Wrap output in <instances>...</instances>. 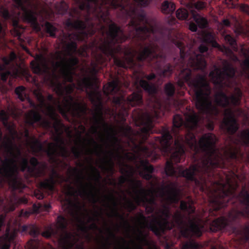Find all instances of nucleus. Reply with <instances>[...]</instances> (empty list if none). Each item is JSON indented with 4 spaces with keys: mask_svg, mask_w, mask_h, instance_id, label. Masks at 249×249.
Here are the masks:
<instances>
[{
    "mask_svg": "<svg viewBox=\"0 0 249 249\" xmlns=\"http://www.w3.org/2000/svg\"><path fill=\"white\" fill-rule=\"evenodd\" d=\"M131 169H132V171L131 172H129L128 170H127L126 169L122 168L121 170V173L122 174H123L124 172L127 175H128V176H132L133 175V168L132 167H131Z\"/></svg>",
    "mask_w": 249,
    "mask_h": 249,
    "instance_id": "57",
    "label": "nucleus"
},
{
    "mask_svg": "<svg viewBox=\"0 0 249 249\" xmlns=\"http://www.w3.org/2000/svg\"><path fill=\"white\" fill-rule=\"evenodd\" d=\"M26 158H22L20 163V170L22 172L27 171L29 175L36 178L43 177L46 175L47 165L45 162H40L34 157L31 158L29 160Z\"/></svg>",
    "mask_w": 249,
    "mask_h": 249,
    "instance_id": "10",
    "label": "nucleus"
},
{
    "mask_svg": "<svg viewBox=\"0 0 249 249\" xmlns=\"http://www.w3.org/2000/svg\"><path fill=\"white\" fill-rule=\"evenodd\" d=\"M222 24L224 26L229 27L231 25V22L228 19H224L222 21Z\"/></svg>",
    "mask_w": 249,
    "mask_h": 249,
    "instance_id": "61",
    "label": "nucleus"
},
{
    "mask_svg": "<svg viewBox=\"0 0 249 249\" xmlns=\"http://www.w3.org/2000/svg\"><path fill=\"white\" fill-rule=\"evenodd\" d=\"M144 77L146 78L147 80L150 81L153 80L156 78V74L154 73H151L149 75L145 74L144 76Z\"/></svg>",
    "mask_w": 249,
    "mask_h": 249,
    "instance_id": "56",
    "label": "nucleus"
},
{
    "mask_svg": "<svg viewBox=\"0 0 249 249\" xmlns=\"http://www.w3.org/2000/svg\"><path fill=\"white\" fill-rule=\"evenodd\" d=\"M189 12L185 8H179L176 11V17L179 20H186L189 17Z\"/></svg>",
    "mask_w": 249,
    "mask_h": 249,
    "instance_id": "32",
    "label": "nucleus"
},
{
    "mask_svg": "<svg viewBox=\"0 0 249 249\" xmlns=\"http://www.w3.org/2000/svg\"><path fill=\"white\" fill-rule=\"evenodd\" d=\"M120 89V87L117 80L113 81L104 86V93L107 96L115 95L119 91Z\"/></svg>",
    "mask_w": 249,
    "mask_h": 249,
    "instance_id": "22",
    "label": "nucleus"
},
{
    "mask_svg": "<svg viewBox=\"0 0 249 249\" xmlns=\"http://www.w3.org/2000/svg\"><path fill=\"white\" fill-rule=\"evenodd\" d=\"M194 201L191 197H188V200H181L180 203V209L187 212L189 215L195 213L196 208L194 206Z\"/></svg>",
    "mask_w": 249,
    "mask_h": 249,
    "instance_id": "23",
    "label": "nucleus"
},
{
    "mask_svg": "<svg viewBox=\"0 0 249 249\" xmlns=\"http://www.w3.org/2000/svg\"><path fill=\"white\" fill-rule=\"evenodd\" d=\"M71 151L75 159H77L80 158L81 152L77 148L73 147H72Z\"/></svg>",
    "mask_w": 249,
    "mask_h": 249,
    "instance_id": "49",
    "label": "nucleus"
},
{
    "mask_svg": "<svg viewBox=\"0 0 249 249\" xmlns=\"http://www.w3.org/2000/svg\"><path fill=\"white\" fill-rule=\"evenodd\" d=\"M17 58V55L14 52H12L9 56V58L10 59V61L12 62Z\"/></svg>",
    "mask_w": 249,
    "mask_h": 249,
    "instance_id": "63",
    "label": "nucleus"
},
{
    "mask_svg": "<svg viewBox=\"0 0 249 249\" xmlns=\"http://www.w3.org/2000/svg\"><path fill=\"white\" fill-rule=\"evenodd\" d=\"M93 82L90 77H85L78 80L77 82V89L81 91L87 90L92 88Z\"/></svg>",
    "mask_w": 249,
    "mask_h": 249,
    "instance_id": "24",
    "label": "nucleus"
},
{
    "mask_svg": "<svg viewBox=\"0 0 249 249\" xmlns=\"http://www.w3.org/2000/svg\"><path fill=\"white\" fill-rule=\"evenodd\" d=\"M159 218H155L149 223V229L157 236H160L166 231L171 230L177 225L181 229V235L185 238L192 235L200 237L202 234L204 227L196 218L188 217V223L184 220L182 213L177 211L173 216L174 220H170L172 216L170 208L164 205L160 210Z\"/></svg>",
    "mask_w": 249,
    "mask_h": 249,
    "instance_id": "5",
    "label": "nucleus"
},
{
    "mask_svg": "<svg viewBox=\"0 0 249 249\" xmlns=\"http://www.w3.org/2000/svg\"><path fill=\"white\" fill-rule=\"evenodd\" d=\"M104 197L107 200L110 201L112 202L113 205V213L114 216L118 217L121 220L123 221L125 224L129 228H131L128 222L126 220L123 215L120 214L117 209V203L116 201L115 197L113 194H110L109 195H104Z\"/></svg>",
    "mask_w": 249,
    "mask_h": 249,
    "instance_id": "21",
    "label": "nucleus"
},
{
    "mask_svg": "<svg viewBox=\"0 0 249 249\" xmlns=\"http://www.w3.org/2000/svg\"><path fill=\"white\" fill-rule=\"evenodd\" d=\"M1 17L5 20H8L12 18V15L9 11L5 8H3L0 12Z\"/></svg>",
    "mask_w": 249,
    "mask_h": 249,
    "instance_id": "43",
    "label": "nucleus"
},
{
    "mask_svg": "<svg viewBox=\"0 0 249 249\" xmlns=\"http://www.w3.org/2000/svg\"><path fill=\"white\" fill-rule=\"evenodd\" d=\"M226 42L228 44L234 51H238V47L236 40L230 35H226L224 36Z\"/></svg>",
    "mask_w": 249,
    "mask_h": 249,
    "instance_id": "29",
    "label": "nucleus"
},
{
    "mask_svg": "<svg viewBox=\"0 0 249 249\" xmlns=\"http://www.w3.org/2000/svg\"><path fill=\"white\" fill-rule=\"evenodd\" d=\"M30 229L29 232L31 235L34 237H36L39 234V231L36 227L32 226Z\"/></svg>",
    "mask_w": 249,
    "mask_h": 249,
    "instance_id": "47",
    "label": "nucleus"
},
{
    "mask_svg": "<svg viewBox=\"0 0 249 249\" xmlns=\"http://www.w3.org/2000/svg\"><path fill=\"white\" fill-rule=\"evenodd\" d=\"M5 242L2 243L0 246V249H9L10 247L11 242L12 240V237H9L8 235H7L4 238Z\"/></svg>",
    "mask_w": 249,
    "mask_h": 249,
    "instance_id": "39",
    "label": "nucleus"
},
{
    "mask_svg": "<svg viewBox=\"0 0 249 249\" xmlns=\"http://www.w3.org/2000/svg\"><path fill=\"white\" fill-rule=\"evenodd\" d=\"M36 98L41 106H45V98L41 93L38 92L36 94Z\"/></svg>",
    "mask_w": 249,
    "mask_h": 249,
    "instance_id": "45",
    "label": "nucleus"
},
{
    "mask_svg": "<svg viewBox=\"0 0 249 249\" xmlns=\"http://www.w3.org/2000/svg\"><path fill=\"white\" fill-rule=\"evenodd\" d=\"M138 5L141 6H145L147 5L148 2L147 0H136Z\"/></svg>",
    "mask_w": 249,
    "mask_h": 249,
    "instance_id": "58",
    "label": "nucleus"
},
{
    "mask_svg": "<svg viewBox=\"0 0 249 249\" xmlns=\"http://www.w3.org/2000/svg\"><path fill=\"white\" fill-rule=\"evenodd\" d=\"M2 61L5 66L9 65L11 62L9 57L6 56H4L2 58Z\"/></svg>",
    "mask_w": 249,
    "mask_h": 249,
    "instance_id": "60",
    "label": "nucleus"
},
{
    "mask_svg": "<svg viewBox=\"0 0 249 249\" xmlns=\"http://www.w3.org/2000/svg\"><path fill=\"white\" fill-rule=\"evenodd\" d=\"M138 169L140 170V175L144 179L150 180L153 178L152 174L154 171V168L149 163L148 160H141L140 164L137 165Z\"/></svg>",
    "mask_w": 249,
    "mask_h": 249,
    "instance_id": "17",
    "label": "nucleus"
},
{
    "mask_svg": "<svg viewBox=\"0 0 249 249\" xmlns=\"http://www.w3.org/2000/svg\"><path fill=\"white\" fill-rule=\"evenodd\" d=\"M25 88L23 86L17 87L15 89V92L17 95L18 98L22 102H23L27 98V95L25 93Z\"/></svg>",
    "mask_w": 249,
    "mask_h": 249,
    "instance_id": "30",
    "label": "nucleus"
},
{
    "mask_svg": "<svg viewBox=\"0 0 249 249\" xmlns=\"http://www.w3.org/2000/svg\"><path fill=\"white\" fill-rule=\"evenodd\" d=\"M70 16L75 20L71 18H67L65 21V25L70 30H75L76 31L68 33L66 37L69 42H65L66 50L69 58H63L60 62H57L56 66L60 67V72L62 77L65 82L71 83V84L63 87L62 84L57 81L55 84L56 93L59 96H64V104L63 106L59 105L57 106L59 112L65 118H68V114H71L73 117L80 118L86 117L88 111L91 112L92 121L94 125L91 128L93 133H97L98 129L101 126L113 141V145H118L119 139L113 132V129L106 122L104 118L103 107L102 102V93L97 89H94L88 92V95L89 100L95 106L94 111L90 109L84 102H79L75 101L74 96L71 94L74 91L75 84L73 83L74 76L75 75L76 67L79 63V59L73 56L78 52V45L76 41H86L89 36H93L96 32L97 29L94 25L91 23L90 28L87 29V25L84 21L80 19V14L79 11L74 9L70 13Z\"/></svg>",
    "mask_w": 249,
    "mask_h": 249,
    "instance_id": "2",
    "label": "nucleus"
},
{
    "mask_svg": "<svg viewBox=\"0 0 249 249\" xmlns=\"http://www.w3.org/2000/svg\"><path fill=\"white\" fill-rule=\"evenodd\" d=\"M112 103L118 111V115L123 122L129 115V109L132 107L142 105L143 103L142 90L138 88V91L133 92L127 98L121 95L114 96Z\"/></svg>",
    "mask_w": 249,
    "mask_h": 249,
    "instance_id": "7",
    "label": "nucleus"
},
{
    "mask_svg": "<svg viewBox=\"0 0 249 249\" xmlns=\"http://www.w3.org/2000/svg\"><path fill=\"white\" fill-rule=\"evenodd\" d=\"M47 100L50 103L47 107V115L53 121V123L48 119H42V116L38 112L31 110L27 116L26 123L33 127H35L36 123H38L46 130L53 129V130H51V132L53 135H55L54 141L56 142L49 144L46 153L51 162L56 164L62 162L57 158V157L66 159L69 157L70 153L67 148L65 146L64 140L62 137L63 129L65 126L55 112L53 106L51 105V104H55L57 103L58 106L60 105L59 102L51 94L48 95Z\"/></svg>",
    "mask_w": 249,
    "mask_h": 249,
    "instance_id": "4",
    "label": "nucleus"
},
{
    "mask_svg": "<svg viewBox=\"0 0 249 249\" xmlns=\"http://www.w3.org/2000/svg\"><path fill=\"white\" fill-rule=\"evenodd\" d=\"M33 208L34 211L36 213L39 212L40 210L49 211V210L51 208V205L50 204H42L39 203L38 204V205H36L35 204L33 205Z\"/></svg>",
    "mask_w": 249,
    "mask_h": 249,
    "instance_id": "37",
    "label": "nucleus"
},
{
    "mask_svg": "<svg viewBox=\"0 0 249 249\" xmlns=\"http://www.w3.org/2000/svg\"><path fill=\"white\" fill-rule=\"evenodd\" d=\"M137 221L139 222L142 223L143 224H145L146 227L149 229V223L151 222H148L147 221L146 217L142 213H138Z\"/></svg>",
    "mask_w": 249,
    "mask_h": 249,
    "instance_id": "40",
    "label": "nucleus"
},
{
    "mask_svg": "<svg viewBox=\"0 0 249 249\" xmlns=\"http://www.w3.org/2000/svg\"><path fill=\"white\" fill-rule=\"evenodd\" d=\"M88 142L93 143L96 146L94 151L97 155H100V153L98 151V149H100L101 151L107 153L109 155V156H106V158L102 160L104 163L108 165V167H106L104 165H103L100 166V167L102 169L107 170V171L111 173V174H113L114 171V163L113 161L112 158L114 156V152L113 151H106L103 150L102 147L101 145H99L92 138H90V139L88 140Z\"/></svg>",
    "mask_w": 249,
    "mask_h": 249,
    "instance_id": "15",
    "label": "nucleus"
},
{
    "mask_svg": "<svg viewBox=\"0 0 249 249\" xmlns=\"http://www.w3.org/2000/svg\"><path fill=\"white\" fill-rule=\"evenodd\" d=\"M34 196L36 197V198L40 200L42 199L44 197L43 193H42L40 190H35L34 192Z\"/></svg>",
    "mask_w": 249,
    "mask_h": 249,
    "instance_id": "50",
    "label": "nucleus"
},
{
    "mask_svg": "<svg viewBox=\"0 0 249 249\" xmlns=\"http://www.w3.org/2000/svg\"><path fill=\"white\" fill-rule=\"evenodd\" d=\"M44 28L46 32L49 35V36L55 38L57 28L49 22H46L44 24Z\"/></svg>",
    "mask_w": 249,
    "mask_h": 249,
    "instance_id": "27",
    "label": "nucleus"
},
{
    "mask_svg": "<svg viewBox=\"0 0 249 249\" xmlns=\"http://www.w3.org/2000/svg\"><path fill=\"white\" fill-rule=\"evenodd\" d=\"M52 175L49 178H46L39 183L40 188L42 189L53 191L54 189L55 183V177H58L59 174L57 171L53 169L52 170Z\"/></svg>",
    "mask_w": 249,
    "mask_h": 249,
    "instance_id": "18",
    "label": "nucleus"
},
{
    "mask_svg": "<svg viewBox=\"0 0 249 249\" xmlns=\"http://www.w3.org/2000/svg\"><path fill=\"white\" fill-rule=\"evenodd\" d=\"M144 19L139 17H131L125 30L116 23L109 26V30L106 38V65L107 57L113 59L118 67L136 70L141 69L146 61L160 77L170 76L174 71L178 73L177 84L181 89H186L185 83L193 90L195 105L199 114L194 111L185 114V120L182 116L176 114L173 119L172 133L175 140L167 128H163L160 137H155L149 142L150 133H153L154 122L159 117V112L154 110L153 113L141 111L136 121L142 127L137 134L139 140L135 146H216L218 139L211 133L203 134L197 141L196 133L200 128L199 122L203 121L204 116L209 121L216 118L220 110L218 107L227 108L232 106L238 107L241 104L243 93L237 87L234 89V93L228 96L223 91L225 88H233L237 84L236 69L233 65L225 62L221 71L218 68L211 71L209 76L218 91L214 96L213 104L211 96V87L204 75L197 74L193 76V70L204 71L207 66L205 56L202 54L208 50L207 45L201 44L198 47L200 53L193 51L190 48L179 41L175 43L179 50L180 58L174 59V65L165 64L166 56L162 50L151 39V36L155 32V28L150 24L146 14L142 9Z\"/></svg>",
    "mask_w": 249,
    "mask_h": 249,
    "instance_id": "1",
    "label": "nucleus"
},
{
    "mask_svg": "<svg viewBox=\"0 0 249 249\" xmlns=\"http://www.w3.org/2000/svg\"><path fill=\"white\" fill-rule=\"evenodd\" d=\"M30 65L34 73L38 75H41L46 72V71L42 68L39 63L32 61Z\"/></svg>",
    "mask_w": 249,
    "mask_h": 249,
    "instance_id": "26",
    "label": "nucleus"
},
{
    "mask_svg": "<svg viewBox=\"0 0 249 249\" xmlns=\"http://www.w3.org/2000/svg\"><path fill=\"white\" fill-rule=\"evenodd\" d=\"M25 247L26 249H38L39 242L35 240H31L27 242Z\"/></svg>",
    "mask_w": 249,
    "mask_h": 249,
    "instance_id": "38",
    "label": "nucleus"
},
{
    "mask_svg": "<svg viewBox=\"0 0 249 249\" xmlns=\"http://www.w3.org/2000/svg\"><path fill=\"white\" fill-rule=\"evenodd\" d=\"M79 3V9L73 8L70 9L69 14L70 18L73 20L70 16V13L74 9L79 11L80 18L82 14L81 10L87 11L88 14L92 13L98 19L101 24L99 27L100 32L101 34L100 43L98 46L99 49L100 45L102 44V38H107V33L109 30V26L112 23H115L110 19L109 10L113 9L116 10L118 18L124 20H126L131 17H138L141 19H144L142 8L137 5L131 0H77Z\"/></svg>",
    "mask_w": 249,
    "mask_h": 249,
    "instance_id": "3",
    "label": "nucleus"
},
{
    "mask_svg": "<svg viewBox=\"0 0 249 249\" xmlns=\"http://www.w3.org/2000/svg\"><path fill=\"white\" fill-rule=\"evenodd\" d=\"M0 120L3 122H7L8 120L7 113L4 110L0 111Z\"/></svg>",
    "mask_w": 249,
    "mask_h": 249,
    "instance_id": "51",
    "label": "nucleus"
},
{
    "mask_svg": "<svg viewBox=\"0 0 249 249\" xmlns=\"http://www.w3.org/2000/svg\"><path fill=\"white\" fill-rule=\"evenodd\" d=\"M3 146L11 158L6 157L4 160H2L0 157V160L2 163V166L0 168V174L3 177V178H0V187L3 185L4 181L8 183L12 191H21L26 185L18 176L17 164L18 158L21 156V151L19 148L14 146L13 141L9 138L7 139V142L3 143Z\"/></svg>",
    "mask_w": 249,
    "mask_h": 249,
    "instance_id": "6",
    "label": "nucleus"
},
{
    "mask_svg": "<svg viewBox=\"0 0 249 249\" xmlns=\"http://www.w3.org/2000/svg\"><path fill=\"white\" fill-rule=\"evenodd\" d=\"M162 196L167 195V199L171 204H177L179 201L181 191L178 188L177 182H171L166 186H163L161 188Z\"/></svg>",
    "mask_w": 249,
    "mask_h": 249,
    "instance_id": "14",
    "label": "nucleus"
},
{
    "mask_svg": "<svg viewBox=\"0 0 249 249\" xmlns=\"http://www.w3.org/2000/svg\"><path fill=\"white\" fill-rule=\"evenodd\" d=\"M56 224L58 228L63 232V234L61 235L59 239L60 244L64 249H71L74 245L71 241L73 235L66 231L68 225V219L64 216L60 215L57 216Z\"/></svg>",
    "mask_w": 249,
    "mask_h": 249,
    "instance_id": "12",
    "label": "nucleus"
},
{
    "mask_svg": "<svg viewBox=\"0 0 249 249\" xmlns=\"http://www.w3.org/2000/svg\"><path fill=\"white\" fill-rule=\"evenodd\" d=\"M160 9L163 14L172 15L176 9V6L172 2L165 0L161 3Z\"/></svg>",
    "mask_w": 249,
    "mask_h": 249,
    "instance_id": "25",
    "label": "nucleus"
},
{
    "mask_svg": "<svg viewBox=\"0 0 249 249\" xmlns=\"http://www.w3.org/2000/svg\"><path fill=\"white\" fill-rule=\"evenodd\" d=\"M139 84L140 87L147 92L150 96L157 100L156 95L157 93V89L154 84L148 82L143 79L139 80Z\"/></svg>",
    "mask_w": 249,
    "mask_h": 249,
    "instance_id": "20",
    "label": "nucleus"
},
{
    "mask_svg": "<svg viewBox=\"0 0 249 249\" xmlns=\"http://www.w3.org/2000/svg\"><path fill=\"white\" fill-rule=\"evenodd\" d=\"M199 245L195 241L191 240L184 243L181 249H199Z\"/></svg>",
    "mask_w": 249,
    "mask_h": 249,
    "instance_id": "33",
    "label": "nucleus"
},
{
    "mask_svg": "<svg viewBox=\"0 0 249 249\" xmlns=\"http://www.w3.org/2000/svg\"><path fill=\"white\" fill-rule=\"evenodd\" d=\"M164 90L165 94L169 98L173 97L176 92V89L174 85L170 82L165 85Z\"/></svg>",
    "mask_w": 249,
    "mask_h": 249,
    "instance_id": "28",
    "label": "nucleus"
},
{
    "mask_svg": "<svg viewBox=\"0 0 249 249\" xmlns=\"http://www.w3.org/2000/svg\"><path fill=\"white\" fill-rule=\"evenodd\" d=\"M69 172L71 174L76 175L77 182L79 183L81 187V189L77 191L70 186V189L71 191L69 192V194L71 196H74L75 193H78L80 196H87L93 204L96 203L99 199L100 190L98 189L90 182L84 184L83 182L84 177L82 173L77 168L70 167Z\"/></svg>",
    "mask_w": 249,
    "mask_h": 249,
    "instance_id": "8",
    "label": "nucleus"
},
{
    "mask_svg": "<svg viewBox=\"0 0 249 249\" xmlns=\"http://www.w3.org/2000/svg\"><path fill=\"white\" fill-rule=\"evenodd\" d=\"M90 168L91 171L94 174V178L95 180L99 182L100 179L101 178V176L99 170L94 166H93L91 164H90Z\"/></svg>",
    "mask_w": 249,
    "mask_h": 249,
    "instance_id": "42",
    "label": "nucleus"
},
{
    "mask_svg": "<svg viewBox=\"0 0 249 249\" xmlns=\"http://www.w3.org/2000/svg\"><path fill=\"white\" fill-rule=\"evenodd\" d=\"M126 207L128 211L131 212L136 209L137 206L132 201L128 200L126 203Z\"/></svg>",
    "mask_w": 249,
    "mask_h": 249,
    "instance_id": "46",
    "label": "nucleus"
},
{
    "mask_svg": "<svg viewBox=\"0 0 249 249\" xmlns=\"http://www.w3.org/2000/svg\"><path fill=\"white\" fill-rule=\"evenodd\" d=\"M56 8L60 14L64 15L68 12L69 6L64 0H62L56 5Z\"/></svg>",
    "mask_w": 249,
    "mask_h": 249,
    "instance_id": "31",
    "label": "nucleus"
},
{
    "mask_svg": "<svg viewBox=\"0 0 249 249\" xmlns=\"http://www.w3.org/2000/svg\"><path fill=\"white\" fill-rule=\"evenodd\" d=\"M17 8L22 12V17L24 21L30 23L37 32L40 31L41 28L35 15L34 8L37 7L35 0H13Z\"/></svg>",
    "mask_w": 249,
    "mask_h": 249,
    "instance_id": "9",
    "label": "nucleus"
},
{
    "mask_svg": "<svg viewBox=\"0 0 249 249\" xmlns=\"http://www.w3.org/2000/svg\"><path fill=\"white\" fill-rule=\"evenodd\" d=\"M100 215V213H99L97 211H96L95 212V217H91L89 215V214H87V215L89 216V220H88V222H94L95 221V220H98V216Z\"/></svg>",
    "mask_w": 249,
    "mask_h": 249,
    "instance_id": "55",
    "label": "nucleus"
},
{
    "mask_svg": "<svg viewBox=\"0 0 249 249\" xmlns=\"http://www.w3.org/2000/svg\"><path fill=\"white\" fill-rule=\"evenodd\" d=\"M191 18H193L196 23L191 21L189 25V29L192 32H196L197 30V27L201 29L207 27L208 22L207 18L201 17L195 10L191 11Z\"/></svg>",
    "mask_w": 249,
    "mask_h": 249,
    "instance_id": "16",
    "label": "nucleus"
},
{
    "mask_svg": "<svg viewBox=\"0 0 249 249\" xmlns=\"http://www.w3.org/2000/svg\"><path fill=\"white\" fill-rule=\"evenodd\" d=\"M240 9L242 12L249 15V5L246 4H242L240 5Z\"/></svg>",
    "mask_w": 249,
    "mask_h": 249,
    "instance_id": "52",
    "label": "nucleus"
},
{
    "mask_svg": "<svg viewBox=\"0 0 249 249\" xmlns=\"http://www.w3.org/2000/svg\"><path fill=\"white\" fill-rule=\"evenodd\" d=\"M195 8L199 10H202L205 7V3L202 1H197L195 3Z\"/></svg>",
    "mask_w": 249,
    "mask_h": 249,
    "instance_id": "53",
    "label": "nucleus"
},
{
    "mask_svg": "<svg viewBox=\"0 0 249 249\" xmlns=\"http://www.w3.org/2000/svg\"><path fill=\"white\" fill-rule=\"evenodd\" d=\"M133 183L134 193L136 195L135 200L138 205L141 203H143L144 204L148 203L146 206V209L148 213H152L155 210L154 205L156 204V199L154 196L150 198L146 197L147 191L143 187L142 182L141 180H132Z\"/></svg>",
    "mask_w": 249,
    "mask_h": 249,
    "instance_id": "11",
    "label": "nucleus"
},
{
    "mask_svg": "<svg viewBox=\"0 0 249 249\" xmlns=\"http://www.w3.org/2000/svg\"><path fill=\"white\" fill-rule=\"evenodd\" d=\"M71 215L74 217L77 221L80 223V228L82 231H87L88 228L86 226V223L81 218L78 214V212L74 213L73 212H71Z\"/></svg>",
    "mask_w": 249,
    "mask_h": 249,
    "instance_id": "35",
    "label": "nucleus"
},
{
    "mask_svg": "<svg viewBox=\"0 0 249 249\" xmlns=\"http://www.w3.org/2000/svg\"><path fill=\"white\" fill-rule=\"evenodd\" d=\"M243 138L245 140L246 143L249 144V130H246L242 131L241 133Z\"/></svg>",
    "mask_w": 249,
    "mask_h": 249,
    "instance_id": "48",
    "label": "nucleus"
},
{
    "mask_svg": "<svg viewBox=\"0 0 249 249\" xmlns=\"http://www.w3.org/2000/svg\"><path fill=\"white\" fill-rule=\"evenodd\" d=\"M53 231V230L50 227V229L46 230V231L42 232V235L44 237L49 238L52 236Z\"/></svg>",
    "mask_w": 249,
    "mask_h": 249,
    "instance_id": "54",
    "label": "nucleus"
},
{
    "mask_svg": "<svg viewBox=\"0 0 249 249\" xmlns=\"http://www.w3.org/2000/svg\"><path fill=\"white\" fill-rule=\"evenodd\" d=\"M132 180L133 179H129V177L125 176H122L119 178V183L120 186H122L126 181L129 180L132 184L133 192H134L133 189V183L132 182ZM134 180H137L136 179H134Z\"/></svg>",
    "mask_w": 249,
    "mask_h": 249,
    "instance_id": "41",
    "label": "nucleus"
},
{
    "mask_svg": "<svg viewBox=\"0 0 249 249\" xmlns=\"http://www.w3.org/2000/svg\"><path fill=\"white\" fill-rule=\"evenodd\" d=\"M221 128L227 134L230 136L235 134L239 128L237 120L230 108L226 109L225 117L223 120Z\"/></svg>",
    "mask_w": 249,
    "mask_h": 249,
    "instance_id": "13",
    "label": "nucleus"
},
{
    "mask_svg": "<svg viewBox=\"0 0 249 249\" xmlns=\"http://www.w3.org/2000/svg\"><path fill=\"white\" fill-rule=\"evenodd\" d=\"M11 75V72L9 70H6L0 73V79L3 82H6L8 77Z\"/></svg>",
    "mask_w": 249,
    "mask_h": 249,
    "instance_id": "44",
    "label": "nucleus"
},
{
    "mask_svg": "<svg viewBox=\"0 0 249 249\" xmlns=\"http://www.w3.org/2000/svg\"><path fill=\"white\" fill-rule=\"evenodd\" d=\"M203 41L207 45L217 48L222 52L230 51L229 49L226 47L221 46L219 45L215 40L214 36L211 33H207L204 35L203 38Z\"/></svg>",
    "mask_w": 249,
    "mask_h": 249,
    "instance_id": "19",
    "label": "nucleus"
},
{
    "mask_svg": "<svg viewBox=\"0 0 249 249\" xmlns=\"http://www.w3.org/2000/svg\"><path fill=\"white\" fill-rule=\"evenodd\" d=\"M110 245V243L109 241V239H106V243L103 244V247L104 249H109V246Z\"/></svg>",
    "mask_w": 249,
    "mask_h": 249,
    "instance_id": "64",
    "label": "nucleus"
},
{
    "mask_svg": "<svg viewBox=\"0 0 249 249\" xmlns=\"http://www.w3.org/2000/svg\"><path fill=\"white\" fill-rule=\"evenodd\" d=\"M138 231L139 234V239H140L142 241H144V242L147 241L146 238L145 237H143V236L142 231L139 229L138 230Z\"/></svg>",
    "mask_w": 249,
    "mask_h": 249,
    "instance_id": "59",
    "label": "nucleus"
},
{
    "mask_svg": "<svg viewBox=\"0 0 249 249\" xmlns=\"http://www.w3.org/2000/svg\"><path fill=\"white\" fill-rule=\"evenodd\" d=\"M89 229H94V230H100V231L101 232H102V231L100 229H99L98 226L97 225V224L94 223V222H93L89 227Z\"/></svg>",
    "mask_w": 249,
    "mask_h": 249,
    "instance_id": "62",
    "label": "nucleus"
},
{
    "mask_svg": "<svg viewBox=\"0 0 249 249\" xmlns=\"http://www.w3.org/2000/svg\"><path fill=\"white\" fill-rule=\"evenodd\" d=\"M122 135L124 137L129 138L132 132L131 126L127 125H122L119 128Z\"/></svg>",
    "mask_w": 249,
    "mask_h": 249,
    "instance_id": "36",
    "label": "nucleus"
},
{
    "mask_svg": "<svg viewBox=\"0 0 249 249\" xmlns=\"http://www.w3.org/2000/svg\"><path fill=\"white\" fill-rule=\"evenodd\" d=\"M242 74L249 79V57L246 58L242 63Z\"/></svg>",
    "mask_w": 249,
    "mask_h": 249,
    "instance_id": "34",
    "label": "nucleus"
}]
</instances>
